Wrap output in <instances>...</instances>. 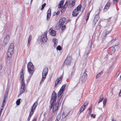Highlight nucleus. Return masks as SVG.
Listing matches in <instances>:
<instances>
[{
    "mask_svg": "<svg viewBox=\"0 0 121 121\" xmlns=\"http://www.w3.org/2000/svg\"><path fill=\"white\" fill-rule=\"evenodd\" d=\"M56 99H51L50 101V103L51 104V106L49 108V109L51 110L53 107L52 109L53 112L58 109V106L59 104V102H56L55 105L53 106L54 104L56 101Z\"/></svg>",
    "mask_w": 121,
    "mask_h": 121,
    "instance_id": "nucleus-1",
    "label": "nucleus"
},
{
    "mask_svg": "<svg viewBox=\"0 0 121 121\" xmlns=\"http://www.w3.org/2000/svg\"><path fill=\"white\" fill-rule=\"evenodd\" d=\"M20 93L19 95H21L22 93L24 92L25 90H26V84L25 83L24 80H20Z\"/></svg>",
    "mask_w": 121,
    "mask_h": 121,
    "instance_id": "nucleus-2",
    "label": "nucleus"
},
{
    "mask_svg": "<svg viewBox=\"0 0 121 121\" xmlns=\"http://www.w3.org/2000/svg\"><path fill=\"white\" fill-rule=\"evenodd\" d=\"M81 7V4H79L73 11L72 14V15L74 17L77 16L80 12Z\"/></svg>",
    "mask_w": 121,
    "mask_h": 121,
    "instance_id": "nucleus-3",
    "label": "nucleus"
},
{
    "mask_svg": "<svg viewBox=\"0 0 121 121\" xmlns=\"http://www.w3.org/2000/svg\"><path fill=\"white\" fill-rule=\"evenodd\" d=\"M27 69L28 72L31 75L34 72V68L32 63L30 62L27 64Z\"/></svg>",
    "mask_w": 121,
    "mask_h": 121,
    "instance_id": "nucleus-4",
    "label": "nucleus"
},
{
    "mask_svg": "<svg viewBox=\"0 0 121 121\" xmlns=\"http://www.w3.org/2000/svg\"><path fill=\"white\" fill-rule=\"evenodd\" d=\"M48 71V69L47 67L45 68L43 70L42 73V78L40 81V83H42L45 80Z\"/></svg>",
    "mask_w": 121,
    "mask_h": 121,
    "instance_id": "nucleus-5",
    "label": "nucleus"
},
{
    "mask_svg": "<svg viewBox=\"0 0 121 121\" xmlns=\"http://www.w3.org/2000/svg\"><path fill=\"white\" fill-rule=\"evenodd\" d=\"M63 78V76L62 75L61 77L59 78H57L56 79L55 82V85L54 87L56 88L57 86L61 84L62 81V78Z\"/></svg>",
    "mask_w": 121,
    "mask_h": 121,
    "instance_id": "nucleus-6",
    "label": "nucleus"
},
{
    "mask_svg": "<svg viewBox=\"0 0 121 121\" xmlns=\"http://www.w3.org/2000/svg\"><path fill=\"white\" fill-rule=\"evenodd\" d=\"M65 85L64 84L60 88L58 93L57 97L58 98L60 97L62 94L63 93L65 89Z\"/></svg>",
    "mask_w": 121,
    "mask_h": 121,
    "instance_id": "nucleus-7",
    "label": "nucleus"
},
{
    "mask_svg": "<svg viewBox=\"0 0 121 121\" xmlns=\"http://www.w3.org/2000/svg\"><path fill=\"white\" fill-rule=\"evenodd\" d=\"M71 56H68L65 61V62L66 63L67 65H70L71 62V60H72Z\"/></svg>",
    "mask_w": 121,
    "mask_h": 121,
    "instance_id": "nucleus-8",
    "label": "nucleus"
},
{
    "mask_svg": "<svg viewBox=\"0 0 121 121\" xmlns=\"http://www.w3.org/2000/svg\"><path fill=\"white\" fill-rule=\"evenodd\" d=\"M99 18V16L98 14L95 16L94 18L92 21V24L94 26H95Z\"/></svg>",
    "mask_w": 121,
    "mask_h": 121,
    "instance_id": "nucleus-9",
    "label": "nucleus"
},
{
    "mask_svg": "<svg viewBox=\"0 0 121 121\" xmlns=\"http://www.w3.org/2000/svg\"><path fill=\"white\" fill-rule=\"evenodd\" d=\"M75 1L74 0H70L69 1L68 7L71 8L74 6L75 5Z\"/></svg>",
    "mask_w": 121,
    "mask_h": 121,
    "instance_id": "nucleus-10",
    "label": "nucleus"
},
{
    "mask_svg": "<svg viewBox=\"0 0 121 121\" xmlns=\"http://www.w3.org/2000/svg\"><path fill=\"white\" fill-rule=\"evenodd\" d=\"M68 4V2L67 1L66 2L64 5L61 8V13H63L65 12Z\"/></svg>",
    "mask_w": 121,
    "mask_h": 121,
    "instance_id": "nucleus-11",
    "label": "nucleus"
},
{
    "mask_svg": "<svg viewBox=\"0 0 121 121\" xmlns=\"http://www.w3.org/2000/svg\"><path fill=\"white\" fill-rule=\"evenodd\" d=\"M42 41L44 42L47 41V33H44L42 37Z\"/></svg>",
    "mask_w": 121,
    "mask_h": 121,
    "instance_id": "nucleus-12",
    "label": "nucleus"
},
{
    "mask_svg": "<svg viewBox=\"0 0 121 121\" xmlns=\"http://www.w3.org/2000/svg\"><path fill=\"white\" fill-rule=\"evenodd\" d=\"M87 75L85 73H84L81 77V81L83 82H84L86 80Z\"/></svg>",
    "mask_w": 121,
    "mask_h": 121,
    "instance_id": "nucleus-13",
    "label": "nucleus"
},
{
    "mask_svg": "<svg viewBox=\"0 0 121 121\" xmlns=\"http://www.w3.org/2000/svg\"><path fill=\"white\" fill-rule=\"evenodd\" d=\"M51 15V9H49L47 12V20H49Z\"/></svg>",
    "mask_w": 121,
    "mask_h": 121,
    "instance_id": "nucleus-14",
    "label": "nucleus"
},
{
    "mask_svg": "<svg viewBox=\"0 0 121 121\" xmlns=\"http://www.w3.org/2000/svg\"><path fill=\"white\" fill-rule=\"evenodd\" d=\"M110 5V2H108L104 9L103 12H106L108 10Z\"/></svg>",
    "mask_w": 121,
    "mask_h": 121,
    "instance_id": "nucleus-15",
    "label": "nucleus"
},
{
    "mask_svg": "<svg viewBox=\"0 0 121 121\" xmlns=\"http://www.w3.org/2000/svg\"><path fill=\"white\" fill-rule=\"evenodd\" d=\"M24 80V73L23 68L21 69V76L20 78V80Z\"/></svg>",
    "mask_w": 121,
    "mask_h": 121,
    "instance_id": "nucleus-16",
    "label": "nucleus"
},
{
    "mask_svg": "<svg viewBox=\"0 0 121 121\" xmlns=\"http://www.w3.org/2000/svg\"><path fill=\"white\" fill-rule=\"evenodd\" d=\"M49 32L50 35L52 36H55L56 34V32L52 30V28L50 29L49 30Z\"/></svg>",
    "mask_w": 121,
    "mask_h": 121,
    "instance_id": "nucleus-17",
    "label": "nucleus"
},
{
    "mask_svg": "<svg viewBox=\"0 0 121 121\" xmlns=\"http://www.w3.org/2000/svg\"><path fill=\"white\" fill-rule=\"evenodd\" d=\"M69 113V112L68 111L66 112L64 110L62 113V117L63 118H65L68 115Z\"/></svg>",
    "mask_w": 121,
    "mask_h": 121,
    "instance_id": "nucleus-18",
    "label": "nucleus"
},
{
    "mask_svg": "<svg viewBox=\"0 0 121 121\" xmlns=\"http://www.w3.org/2000/svg\"><path fill=\"white\" fill-rule=\"evenodd\" d=\"M66 21V18L65 17H63L60 19V22L61 24H64Z\"/></svg>",
    "mask_w": 121,
    "mask_h": 121,
    "instance_id": "nucleus-19",
    "label": "nucleus"
},
{
    "mask_svg": "<svg viewBox=\"0 0 121 121\" xmlns=\"http://www.w3.org/2000/svg\"><path fill=\"white\" fill-rule=\"evenodd\" d=\"M57 94L56 92L54 91L52 93L51 98H57Z\"/></svg>",
    "mask_w": 121,
    "mask_h": 121,
    "instance_id": "nucleus-20",
    "label": "nucleus"
},
{
    "mask_svg": "<svg viewBox=\"0 0 121 121\" xmlns=\"http://www.w3.org/2000/svg\"><path fill=\"white\" fill-rule=\"evenodd\" d=\"M13 53H11L9 51H8V52H7V57H11L12 56V55Z\"/></svg>",
    "mask_w": 121,
    "mask_h": 121,
    "instance_id": "nucleus-21",
    "label": "nucleus"
},
{
    "mask_svg": "<svg viewBox=\"0 0 121 121\" xmlns=\"http://www.w3.org/2000/svg\"><path fill=\"white\" fill-rule=\"evenodd\" d=\"M86 107L84 105H83L81 107L79 111L80 113L82 112L84 110L85 108Z\"/></svg>",
    "mask_w": 121,
    "mask_h": 121,
    "instance_id": "nucleus-22",
    "label": "nucleus"
},
{
    "mask_svg": "<svg viewBox=\"0 0 121 121\" xmlns=\"http://www.w3.org/2000/svg\"><path fill=\"white\" fill-rule=\"evenodd\" d=\"M35 108H35L34 107H33V106H32V107H31V110L30 112V114L32 115L33 113H34V110L35 109Z\"/></svg>",
    "mask_w": 121,
    "mask_h": 121,
    "instance_id": "nucleus-23",
    "label": "nucleus"
},
{
    "mask_svg": "<svg viewBox=\"0 0 121 121\" xmlns=\"http://www.w3.org/2000/svg\"><path fill=\"white\" fill-rule=\"evenodd\" d=\"M9 91V90L8 89H6V92H5L4 97V98H6L7 97Z\"/></svg>",
    "mask_w": 121,
    "mask_h": 121,
    "instance_id": "nucleus-24",
    "label": "nucleus"
},
{
    "mask_svg": "<svg viewBox=\"0 0 121 121\" xmlns=\"http://www.w3.org/2000/svg\"><path fill=\"white\" fill-rule=\"evenodd\" d=\"M61 27V29L62 31L65 30V26L64 24H60V27Z\"/></svg>",
    "mask_w": 121,
    "mask_h": 121,
    "instance_id": "nucleus-25",
    "label": "nucleus"
},
{
    "mask_svg": "<svg viewBox=\"0 0 121 121\" xmlns=\"http://www.w3.org/2000/svg\"><path fill=\"white\" fill-rule=\"evenodd\" d=\"M60 28V24H57L56 26V28L57 30H58Z\"/></svg>",
    "mask_w": 121,
    "mask_h": 121,
    "instance_id": "nucleus-26",
    "label": "nucleus"
},
{
    "mask_svg": "<svg viewBox=\"0 0 121 121\" xmlns=\"http://www.w3.org/2000/svg\"><path fill=\"white\" fill-rule=\"evenodd\" d=\"M21 99H18L16 101V104L17 105H19L20 104L21 101Z\"/></svg>",
    "mask_w": 121,
    "mask_h": 121,
    "instance_id": "nucleus-27",
    "label": "nucleus"
},
{
    "mask_svg": "<svg viewBox=\"0 0 121 121\" xmlns=\"http://www.w3.org/2000/svg\"><path fill=\"white\" fill-rule=\"evenodd\" d=\"M38 104V102H36L34 103V104H33L32 106H33V107H34L35 108H36V107Z\"/></svg>",
    "mask_w": 121,
    "mask_h": 121,
    "instance_id": "nucleus-28",
    "label": "nucleus"
},
{
    "mask_svg": "<svg viewBox=\"0 0 121 121\" xmlns=\"http://www.w3.org/2000/svg\"><path fill=\"white\" fill-rule=\"evenodd\" d=\"M110 33V31H106L105 33H104V37H105L107 34Z\"/></svg>",
    "mask_w": 121,
    "mask_h": 121,
    "instance_id": "nucleus-29",
    "label": "nucleus"
},
{
    "mask_svg": "<svg viewBox=\"0 0 121 121\" xmlns=\"http://www.w3.org/2000/svg\"><path fill=\"white\" fill-rule=\"evenodd\" d=\"M90 11L89 12H88L87 14L86 17V21H87L89 17V16Z\"/></svg>",
    "mask_w": 121,
    "mask_h": 121,
    "instance_id": "nucleus-30",
    "label": "nucleus"
},
{
    "mask_svg": "<svg viewBox=\"0 0 121 121\" xmlns=\"http://www.w3.org/2000/svg\"><path fill=\"white\" fill-rule=\"evenodd\" d=\"M13 49H14L9 48L8 49V51L10 52H11V53H13Z\"/></svg>",
    "mask_w": 121,
    "mask_h": 121,
    "instance_id": "nucleus-31",
    "label": "nucleus"
},
{
    "mask_svg": "<svg viewBox=\"0 0 121 121\" xmlns=\"http://www.w3.org/2000/svg\"><path fill=\"white\" fill-rule=\"evenodd\" d=\"M9 48L14 49V44L13 43H11L10 45Z\"/></svg>",
    "mask_w": 121,
    "mask_h": 121,
    "instance_id": "nucleus-32",
    "label": "nucleus"
},
{
    "mask_svg": "<svg viewBox=\"0 0 121 121\" xmlns=\"http://www.w3.org/2000/svg\"><path fill=\"white\" fill-rule=\"evenodd\" d=\"M52 41L54 43H57V39L55 38H53L52 39Z\"/></svg>",
    "mask_w": 121,
    "mask_h": 121,
    "instance_id": "nucleus-33",
    "label": "nucleus"
},
{
    "mask_svg": "<svg viewBox=\"0 0 121 121\" xmlns=\"http://www.w3.org/2000/svg\"><path fill=\"white\" fill-rule=\"evenodd\" d=\"M107 101V99H104V100L103 101V105L104 106L106 105V103Z\"/></svg>",
    "mask_w": 121,
    "mask_h": 121,
    "instance_id": "nucleus-34",
    "label": "nucleus"
},
{
    "mask_svg": "<svg viewBox=\"0 0 121 121\" xmlns=\"http://www.w3.org/2000/svg\"><path fill=\"white\" fill-rule=\"evenodd\" d=\"M56 49L59 51L60 50L62 49V48L60 45H58L56 48Z\"/></svg>",
    "mask_w": 121,
    "mask_h": 121,
    "instance_id": "nucleus-35",
    "label": "nucleus"
},
{
    "mask_svg": "<svg viewBox=\"0 0 121 121\" xmlns=\"http://www.w3.org/2000/svg\"><path fill=\"white\" fill-rule=\"evenodd\" d=\"M61 117V115L60 114H59L57 115L56 119H57L58 120H60V119Z\"/></svg>",
    "mask_w": 121,
    "mask_h": 121,
    "instance_id": "nucleus-36",
    "label": "nucleus"
},
{
    "mask_svg": "<svg viewBox=\"0 0 121 121\" xmlns=\"http://www.w3.org/2000/svg\"><path fill=\"white\" fill-rule=\"evenodd\" d=\"M46 5V4L45 3H44V4H43L42 6V8L41 9V10H42L43 9H44V7Z\"/></svg>",
    "mask_w": 121,
    "mask_h": 121,
    "instance_id": "nucleus-37",
    "label": "nucleus"
},
{
    "mask_svg": "<svg viewBox=\"0 0 121 121\" xmlns=\"http://www.w3.org/2000/svg\"><path fill=\"white\" fill-rule=\"evenodd\" d=\"M88 102L87 101H86L85 102V103L83 105H84V106H85V107H86L88 105Z\"/></svg>",
    "mask_w": 121,
    "mask_h": 121,
    "instance_id": "nucleus-38",
    "label": "nucleus"
},
{
    "mask_svg": "<svg viewBox=\"0 0 121 121\" xmlns=\"http://www.w3.org/2000/svg\"><path fill=\"white\" fill-rule=\"evenodd\" d=\"M104 9L103 7L102 6H101L100 7L99 9V13L102 10Z\"/></svg>",
    "mask_w": 121,
    "mask_h": 121,
    "instance_id": "nucleus-39",
    "label": "nucleus"
},
{
    "mask_svg": "<svg viewBox=\"0 0 121 121\" xmlns=\"http://www.w3.org/2000/svg\"><path fill=\"white\" fill-rule=\"evenodd\" d=\"M6 99H4V100H3V102L2 103V104H3V106H4L5 104V103L6 102Z\"/></svg>",
    "mask_w": 121,
    "mask_h": 121,
    "instance_id": "nucleus-40",
    "label": "nucleus"
},
{
    "mask_svg": "<svg viewBox=\"0 0 121 121\" xmlns=\"http://www.w3.org/2000/svg\"><path fill=\"white\" fill-rule=\"evenodd\" d=\"M32 115L31 114H30L28 118V119H27V120H29L30 121V120L31 117V116H32Z\"/></svg>",
    "mask_w": 121,
    "mask_h": 121,
    "instance_id": "nucleus-41",
    "label": "nucleus"
},
{
    "mask_svg": "<svg viewBox=\"0 0 121 121\" xmlns=\"http://www.w3.org/2000/svg\"><path fill=\"white\" fill-rule=\"evenodd\" d=\"M32 38V37L31 35H30L28 39V40L31 41V40Z\"/></svg>",
    "mask_w": 121,
    "mask_h": 121,
    "instance_id": "nucleus-42",
    "label": "nucleus"
},
{
    "mask_svg": "<svg viewBox=\"0 0 121 121\" xmlns=\"http://www.w3.org/2000/svg\"><path fill=\"white\" fill-rule=\"evenodd\" d=\"M30 40H28V42L27 43V45L28 46H29V45L30 44Z\"/></svg>",
    "mask_w": 121,
    "mask_h": 121,
    "instance_id": "nucleus-43",
    "label": "nucleus"
},
{
    "mask_svg": "<svg viewBox=\"0 0 121 121\" xmlns=\"http://www.w3.org/2000/svg\"><path fill=\"white\" fill-rule=\"evenodd\" d=\"M116 40V39H113L111 40L110 42H111V43H112L113 42H114Z\"/></svg>",
    "mask_w": 121,
    "mask_h": 121,
    "instance_id": "nucleus-44",
    "label": "nucleus"
},
{
    "mask_svg": "<svg viewBox=\"0 0 121 121\" xmlns=\"http://www.w3.org/2000/svg\"><path fill=\"white\" fill-rule=\"evenodd\" d=\"M63 5L61 4H59L58 5V7L59 8H60L62 7H61Z\"/></svg>",
    "mask_w": 121,
    "mask_h": 121,
    "instance_id": "nucleus-45",
    "label": "nucleus"
},
{
    "mask_svg": "<svg viewBox=\"0 0 121 121\" xmlns=\"http://www.w3.org/2000/svg\"><path fill=\"white\" fill-rule=\"evenodd\" d=\"M64 3V1L63 0L61 1L60 3V4H61L63 5V4Z\"/></svg>",
    "mask_w": 121,
    "mask_h": 121,
    "instance_id": "nucleus-46",
    "label": "nucleus"
},
{
    "mask_svg": "<svg viewBox=\"0 0 121 121\" xmlns=\"http://www.w3.org/2000/svg\"><path fill=\"white\" fill-rule=\"evenodd\" d=\"M91 117H93L94 118H95V115H94L93 114H91Z\"/></svg>",
    "mask_w": 121,
    "mask_h": 121,
    "instance_id": "nucleus-47",
    "label": "nucleus"
},
{
    "mask_svg": "<svg viewBox=\"0 0 121 121\" xmlns=\"http://www.w3.org/2000/svg\"><path fill=\"white\" fill-rule=\"evenodd\" d=\"M101 75H100L99 74H97V76H96V78H99V77H100V76H101Z\"/></svg>",
    "mask_w": 121,
    "mask_h": 121,
    "instance_id": "nucleus-48",
    "label": "nucleus"
},
{
    "mask_svg": "<svg viewBox=\"0 0 121 121\" xmlns=\"http://www.w3.org/2000/svg\"><path fill=\"white\" fill-rule=\"evenodd\" d=\"M91 46L90 47V49L89 50L88 52V53H90V51H91Z\"/></svg>",
    "mask_w": 121,
    "mask_h": 121,
    "instance_id": "nucleus-49",
    "label": "nucleus"
},
{
    "mask_svg": "<svg viewBox=\"0 0 121 121\" xmlns=\"http://www.w3.org/2000/svg\"><path fill=\"white\" fill-rule=\"evenodd\" d=\"M60 13V11H58L56 13V14L57 15H58Z\"/></svg>",
    "mask_w": 121,
    "mask_h": 121,
    "instance_id": "nucleus-50",
    "label": "nucleus"
},
{
    "mask_svg": "<svg viewBox=\"0 0 121 121\" xmlns=\"http://www.w3.org/2000/svg\"><path fill=\"white\" fill-rule=\"evenodd\" d=\"M57 43H54V47H56L57 45Z\"/></svg>",
    "mask_w": 121,
    "mask_h": 121,
    "instance_id": "nucleus-51",
    "label": "nucleus"
},
{
    "mask_svg": "<svg viewBox=\"0 0 121 121\" xmlns=\"http://www.w3.org/2000/svg\"><path fill=\"white\" fill-rule=\"evenodd\" d=\"M103 99H100L99 100L98 103H99L101 102V101H102L103 100Z\"/></svg>",
    "mask_w": 121,
    "mask_h": 121,
    "instance_id": "nucleus-52",
    "label": "nucleus"
},
{
    "mask_svg": "<svg viewBox=\"0 0 121 121\" xmlns=\"http://www.w3.org/2000/svg\"><path fill=\"white\" fill-rule=\"evenodd\" d=\"M4 106H3V104H2V106H1V108H0V109H2V110L3 109V108Z\"/></svg>",
    "mask_w": 121,
    "mask_h": 121,
    "instance_id": "nucleus-53",
    "label": "nucleus"
},
{
    "mask_svg": "<svg viewBox=\"0 0 121 121\" xmlns=\"http://www.w3.org/2000/svg\"><path fill=\"white\" fill-rule=\"evenodd\" d=\"M91 111H89V115H90L91 114Z\"/></svg>",
    "mask_w": 121,
    "mask_h": 121,
    "instance_id": "nucleus-54",
    "label": "nucleus"
},
{
    "mask_svg": "<svg viewBox=\"0 0 121 121\" xmlns=\"http://www.w3.org/2000/svg\"><path fill=\"white\" fill-rule=\"evenodd\" d=\"M89 111H92V108L91 107L89 108Z\"/></svg>",
    "mask_w": 121,
    "mask_h": 121,
    "instance_id": "nucleus-55",
    "label": "nucleus"
},
{
    "mask_svg": "<svg viewBox=\"0 0 121 121\" xmlns=\"http://www.w3.org/2000/svg\"><path fill=\"white\" fill-rule=\"evenodd\" d=\"M60 99H57V101H57L56 102H59V103H60Z\"/></svg>",
    "mask_w": 121,
    "mask_h": 121,
    "instance_id": "nucleus-56",
    "label": "nucleus"
},
{
    "mask_svg": "<svg viewBox=\"0 0 121 121\" xmlns=\"http://www.w3.org/2000/svg\"><path fill=\"white\" fill-rule=\"evenodd\" d=\"M103 73V72H100L99 73V75H101V74H102Z\"/></svg>",
    "mask_w": 121,
    "mask_h": 121,
    "instance_id": "nucleus-57",
    "label": "nucleus"
},
{
    "mask_svg": "<svg viewBox=\"0 0 121 121\" xmlns=\"http://www.w3.org/2000/svg\"><path fill=\"white\" fill-rule=\"evenodd\" d=\"M36 121V118H35L32 121Z\"/></svg>",
    "mask_w": 121,
    "mask_h": 121,
    "instance_id": "nucleus-58",
    "label": "nucleus"
},
{
    "mask_svg": "<svg viewBox=\"0 0 121 121\" xmlns=\"http://www.w3.org/2000/svg\"><path fill=\"white\" fill-rule=\"evenodd\" d=\"M112 121H117L116 120H114L112 119Z\"/></svg>",
    "mask_w": 121,
    "mask_h": 121,
    "instance_id": "nucleus-59",
    "label": "nucleus"
},
{
    "mask_svg": "<svg viewBox=\"0 0 121 121\" xmlns=\"http://www.w3.org/2000/svg\"><path fill=\"white\" fill-rule=\"evenodd\" d=\"M52 118H50V119L49 120H50V121H52Z\"/></svg>",
    "mask_w": 121,
    "mask_h": 121,
    "instance_id": "nucleus-60",
    "label": "nucleus"
},
{
    "mask_svg": "<svg viewBox=\"0 0 121 121\" xmlns=\"http://www.w3.org/2000/svg\"><path fill=\"white\" fill-rule=\"evenodd\" d=\"M114 1L116 2H117L118 1V0H114Z\"/></svg>",
    "mask_w": 121,
    "mask_h": 121,
    "instance_id": "nucleus-61",
    "label": "nucleus"
},
{
    "mask_svg": "<svg viewBox=\"0 0 121 121\" xmlns=\"http://www.w3.org/2000/svg\"><path fill=\"white\" fill-rule=\"evenodd\" d=\"M59 120H58L57 119H56V120L55 121H58Z\"/></svg>",
    "mask_w": 121,
    "mask_h": 121,
    "instance_id": "nucleus-62",
    "label": "nucleus"
},
{
    "mask_svg": "<svg viewBox=\"0 0 121 121\" xmlns=\"http://www.w3.org/2000/svg\"><path fill=\"white\" fill-rule=\"evenodd\" d=\"M89 53H88V52H87V55L89 54Z\"/></svg>",
    "mask_w": 121,
    "mask_h": 121,
    "instance_id": "nucleus-63",
    "label": "nucleus"
},
{
    "mask_svg": "<svg viewBox=\"0 0 121 121\" xmlns=\"http://www.w3.org/2000/svg\"><path fill=\"white\" fill-rule=\"evenodd\" d=\"M7 36H8L9 38V35H7L6 36V37Z\"/></svg>",
    "mask_w": 121,
    "mask_h": 121,
    "instance_id": "nucleus-64",
    "label": "nucleus"
}]
</instances>
